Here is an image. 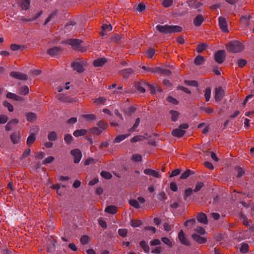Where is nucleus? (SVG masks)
Instances as JSON below:
<instances>
[{"mask_svg":"<svg viewBox=\"0 0 254 254\" xmlns=\"http://www.w3.org/2000/svg\"><path fill=\"white\" fill-rule=\"evenodd\" d=\"M156 29L160 33L168 34L180 32L182 31V28L178 25H169L166 24L164 25H157Z\"/></svg>","mask_w":254,"mask_h":254,"instance_id":"1","label":"nucleus"},{"mask_svg":"<svg viewBox=\"0 0 254 254\" xmlns=\"http://www.w3.org/2000/svg\"><path fill=\"white\" fill-rule=\"evenodd\" d=\"M192 238L199 244H202L206 242L207 239L202 237L196 234H193L191 236Z\"/></svg>","mask_w":254,"mask_h":254,"instance_id":"13","label":"nucleus"},{"mask_svg":"<svg viewBox=\"0 0 254 254\" xmlns=\"http://www.w3.org/2000/svg\"><path fill=\"white\" fill-rule=\"evenodd\" d=\"M101 176L107 179H110L112 177V175L110 173L104 171L101 172Z\"/></svg>","mask_w":254,"mask_h":254,"instance_id":"55","label":"nucleus"},{"mask_svg":"<svg viewBox=\"0 0 254 254\" xmlns=\"http://www.w3.org/2000/svg\"><path fill=\"white\" fill-rule=\"evenodd\" d=\"M169 114L171 116V120L173 122H176L178 120V118L179 116V113L174 110H171L169 112Z\"/></svg>","mask_w":254,"mask_h":254,"instance_id":"35","label":"nucleus"},{"mask_svg":"<svg viewBox=\"0 0 254 254\" xmlns=\"http://www.w3.org/2000/svg\"><path fill=\"white\" fill-rule=\"evenodd\" d=\"M195 220L194 218H192L187 220L184 223V225L185 226H192L195 224Z\"/></svg>","mask_w":254,"mask_h":254,"instance_id":"60","label":"nucleus"},{"mask_svg":"<svg viewBox=\"0 0 254 254\" xmlns=\"http://www.w3.org/2000/svg\"><path fill=\"white\" fill-rule=\"evenodd\" d=\"M227 48L230 52L236 53L242 52L244 49V46L238 41H232L228 44Z\"/></svg>","mask_w":254,"mask_h":254,"instance_id":"2","label":"nucleus"},{"mask_svg":"<svg viewBox=\"0 0 254 254\" xmlns=\"http://www.w3.org/2000/svg\"><path fill=\"white\" fill-rule=\"evenodd\" d=\"M19 93L22 95H26L29 93V88L27 86H21L19 88Z\"/></svg>","mask_w":254,"mask_h":254,"instance_id":"36","label":"nucleus"},{"mask_svg":"<svg viewBox=\"0 0 254 254\" xmlns=\"http://www.w3.org/2000/svg\"><path fill=\"white\" fill-rule=\"evenodd\" d=\"M140 119L139 118H137L136 121H135V122L134 123V124L133 125V126H132V127H131L129 129V131H130V132H133L134 131L136 128L138 127V126H139V124H140Z\"/></svg>","mask_w":254,"mask_h":254,"instance_id":"49","label":"nucleus"},{"mask_svg":"<svg viewBox=\"0 0 254 254\" xmlns=\"http://www.w3.org/2000/svg\"><path fill=\"white\" fill-rule=\"evenodd\" d=\"M146 84H147V82L145 81L140 82H135L134 83V85L135 88L138 91H139L140 93H143L146 91Z\"/></svg>","mask_w":254,"mask_h":254,"instance_id":"11","label":"nucleus"},{"mask_svg":"<svg viewBox=\"0 0 254 254\" xmlns=\"http://www.w3.org/2000/svg\"><path fill=\"white\" fill-rule=\"evenodd\" d=\"M118 234L120 236L125 237L127 235V230L126 229H119L118 230Z\"/></svg>","mask_w":254,"mask_h":254,"instance_id":"58","label":"nucleus"},{"mask_svg":"<svg viewBox=\"0 0 254 254\" xmlns=\"http://www.w3.org/2000/svg\"><path fill=\"white\" fill-rule=\"evenodd\" d=\"M90 132L94 134H100L102 130L96 127H94L90 129Z\"/></svg>","mask_w":254,"mask_h":254,"instance_id":"59","label":"nucleus"},{"mask_svg":"<svg viewBox=\"0 0 254 254\" xmlns=\"http://www.w3.org/2000/svg\"><path fill=\"white\" fill-rule=\"evenodd\" d=\"M178 238L181 243L186 246H189L190 242L186 238L184 232L183 230H181L178 235Z\"/></svg>","mask_w":254,"mask_h":254,"instance_id":"12","label":"nucleus"},{"mask_svg":"<svg viewBox=\"0 0 254 254\" xmlns=\"http://www.w3.org/2000/svg\"><path fill=\"white\" fill-rule=\"evenodd\" d=\"M3 105L5 107H6L7 108L9 112H12L13 111V106L10 103L8 102L7 101H3Z\"/></svg>","mask_w":254,"mask_h":254,"instance_id":"51","label":"nucleus"},{"mask_svg":"<svg viewBox=\"0 0 254 254\" xmlns=\"http://www.w3.org/2000/svg\"><path fill=\"white\" fill-rule=\"evenodd\" d=\"M197 220L200 223L204 224H207V218L205 214L202 212H199L197 216Z\"/></svg>","mask_w":254,"mask_h":254,"instance_id":"15","label":"nucleus"},{"mask_svg":"<svg viewBox=\"0 0 254 254\" xmlns=\"http://www.w3.org/2000/svg\"><path fill=\"white\" fill-rule=\"evenodd\" d=\"M132 159L134 162H140L142 160V157L139 154H135L132 155Z\"/></svg>","mask_w":254,"mask_h":254,"instance_id":"61","label":"nucleus"},{"mask_svg":"<svg viewBox=\"0 0 254 254\" xmlns=\"http://www.w3.org/2000/svg\"><path fill=\"white\" fill-rule=\"evenodd\" d=\"M194 174V172L191 171L190 169H188L182 174V175L180 176V178L181 179H186L190 176L191 174Z\"/></svg>","mask_w":254,"mask_h":254,"instance_id":"33","label":"nucleus"},{"mask_svg":"<svg viewBox=\"0 0 254 254\" xmlns=\"http://www.w3.org/2000/svg\"><path fill=\"white\" fill-rule=\"evenodd\" d=\"M203 21L204 18L202 15L198 14L194 18L193 23L195 26H199Z\"/></svg>","mask_w":254,"mask_h":254,"instance_id":"23","label":"nucleus"},{"mask_svg":"<svg viewBox=\"0 0 254 254\" xmlns=\"http://www.w3.org/2000/svg\"><path fill=\"white\" fill-rule=\"evenodd\" d=\"M107 62V60L106 58H99L94 61L93 65L95 67H100L103 66Z\"/></svg>","mask_w":254,"mask_h":254,"instance_id":"19","label":"nucleus"},{"mask_svg":"<svg viewBox=\"0 0 254 254\" xmlns=\"http://www.w3.org/2000/svg\"><path fill=\"white\" fill-rule=\"evenodd\" d=\"M186 131L179 128L174 129L172 131V134L174 136L181 137L185 133Z\"/></svg>","mask_w":254,"mask_h":254,"instance_id":"18","label":"nucleus"},{"mask_svg":"<svg viewBox=\"0 0 254 254\" xmlns=\"http://www.w3.org/2000/svg\"><path fill=\"white\" fill-rule=\"evenodd\" d=\"M224 95V91L222 87L219 86L218 88H215V99L216 102L221 101Z\"/></svg>","mask_w":254,"mask_h":254,"instance_id":"6","label":"nucleus"},{"mask_svg":"<svg viewBox=\"0 0 254 254\" xmlns=\"http://www.w3.org/2000/svg\"><path fill=\"white\" fill-rule=\"evenodd\" d=\"M189 5L190 7L194 8H197L199 7L202 4L199 1H194L193 2L192 0H190L188 1Z\"/></svg>","mask_w":254,"mask_h":254,"instance_id":"34","label":"nucleus"},{"mask_svg":"<svg viewBox=\"0 0 254 254\" xmlns=\"http://www.w3.org/2000/svg\"><path fill=\"white\" fill-rule=\"evenodd\" d=\"M173 2V0H164L162 2V5L165 7H168L171 6Z\"/></svg>","mask_w":254,"mask_h":254,"instance_id":"64","label":"nucleus"},{"mask_svg":"<svg viewBox=\"0 0 254 254\" xmlns=\"http://www.w3.org/2000/svg\"><path fill=\"white\" fill-rule=\"evenodd\" d=\"M130 135V133L118 135L114 139V143H119Z\"/></svg>","mask_w":254,"mask_h":254,"instance_id":"27","label":"nucleus"},{"mask_svg":"<svg viewBox=\"0 0 254 254\" xmlns=\"http://www.w3.org/2000/svg\"><path fill=\"white\" fill-rule=\"evenodd\" d=\"M204 183L201 181L196 183L194 189L193 190V192H196L199 191L204 186Z\"/></svg>","mask_w":254,"mask_h":254,"instance_id":"37","label":"nucleus"},{"mask_svg":"<svg viewBox=\"0 0 254 254\" xmlns=\"http://www.w3.org/2000/svg\"><path fill=\"white\" fill-rule=\"evenodd\" d=\"M143 138H144V136L143 135H136V136L133 137L130 139V141L131 142H136L142 140Z\"/></svg>","mask_w":254,"mask_h":254,"instance_id":"57","label":"nucleus"},{"mask_svg":"<svg viewBox=\"0 0 254 254\" xmlns=\"http://www.w3.org/2000/svg\"><path fill=\"white\" fill-rule=\"evenodd\" d=\"M219 25L222 31L224 32L228 31V25L226 19L223 17H219L218 18Z\"/></svg>","mask_w":254,"mask_h":254,"instance_id":"9","label":"nucleus"},{"mask_svg":"<svg viewBox=\"0 0 254 254\" xmlns=\"http://www.w3.org/2000/svg\"><path fill=\"white\" fill-rule=\"evenodd\" d=\"M57 14V11H54L53 13H52L46 19L44 25H46L53 18H54L55 15Z\"/></svg>","mask_w":254,"mask_h":254,"instance_id":"54","label":"nucleus"},{"mask_svg":"<svg viewBox=\"0 0 254 254\" xmlns=\"http://www.w3.org/2000/svg\"><path fill=\"white\" fill-rule=\"evenodd\" d=\"M204 61V57L201 55H198L194 60V64L196 65H200Z\"/></svg>","mask_w":254,"mask_h":254,"instance_id":"29","label":"nucleus"},{"mask_svg":"<svg viewBox=\"0 0 254 254\" xmlns=\"http://www.w3.org/2000/svg\"><path fill=\"white\" fill-rule=\"evenodd\" d=\"M207 47V45L205 43H201L198 44L196 49V51L198 53H200L204 50L206 49Z\"/></svg>","mask_w":254,"mask_h":254,"instance_id":"38","label":"nucleus"},{"mask_svg":"<svg viewBox=\"0 0 254 254\" xmlns=\"http://www.w3.org/2000/svg\"><path fill=\"white\" fill-rule=\"evenodd\" d=\"M226 53L224 50H219L216 52L214 55V60L216 63L219 64H222L226 58Z\"/></svg>","mask_w":254,"mask_h":254,"instance_id":"4","label":"nucleus"},{"mask_svg":"<svg viewBox=\"0 0 254 254\" xmlns=\"http://www.w3.org/2000/svg\"><path fill=\"white\" fill-rule=\"evenodd\" d=\"M48 138L51 141H56L58 138L57 133L54 131H51L48 134Z\"/></svg>","mask_w":254,"mask_h":254,"instance_id":"32","label":"nucleus"},{"mask_svg":"<svg viewBox=\"0 0 254 254\" xmlns=\"http://www.w3.org/2000/svg\"><path fill=\"white\" fill-rule=\"evenodd\" d=\"M157 198L162 201H165L167 198L165 193L164 191H162L158 194Z\"/></svg>","mask_w":254,"mask_h":254,"instance_id":"53","label":"nucleus"},{"mask_svg":"<svg viewBox=\"0 0 254 254\" xmlns=\"http://www.w3.org/2000/svg\"><path fill=\"white\" fill-rule=\"evenodd\" d=\"M161 241L164 243L166 245H167V246H169V247H172V242H171V241L169 239H168V238L167 237H162L161 238Z\"/></svg>","mask_w":254,"mask_h":254,"instance_id":"62","label":"nucleus"},{"mask_svg":"<svg viewBox=\"0 0 254 254\" xmlns=\"http://www.w3.org/2000/svg\"><path fill=\"white\" fill-rule=\"evenodd\" d=\"M211 88L208 87L205 89L204 96L205 98L206 101L208 102L209 101V99L211 97Z\"/></svg>","mask_w":254,"mask_h":254,"instance_id":"46","label":"nucleus"},{"mask_svg":"<svg viewBox=\"0 0 254 254\" xmlns=\"http://www.w3.org/2000/svg\"><path fill=\"white\" fill-rule=\"evenodd\" d=\"M9 75L16 79L21 80H26L28 79V76L27 74L19 71H12L10 73Z\"/></svg>","mask_w":254,"mask_h":254,"instance_id":"5","label":"nucleus"},{"mask_svg":"<svg viewBox=\"0 0 254 254\" xmlns=\"http://www.w3.org/2000/svg\"><path fill=\"white\" fill-rule=\"evenodd\" d=\"M133 72L134 70L130 68L124 69L120 71V73L125 78H129Z\"/></svg>","mask_w":254,"mask_h":254,"instance_id":"16","label":"nucleus"},{"mask_svg":"<svg viewBox=\"0 0 254 254\" xmlns=\"http://www.w3.org/2000/svg\"><path fill=\"white\" fill-rule=\"evenodd\" d=\"M185 83L186 85L191 86L193 87H196L198 86V83L195 80H186L185 81Z\"/></svg>","mask_w":254,"mask_h":254,"instance_id":"52","label":"nucleus"},{"mask_svg":"<svg viewBox=\"0 0 254 254\" xmlns=\"http://www.w3.org/2000/svg\"><path fill=\"white\" fill-rule=\"evenodd\" d=\"M6 97L7 98L12 99L16 101H20L22 100V98L21 97L19 96L16 95L15 94L11 92H8L6 95Z\"/></svg>","mask_w":254,"mask_h":254,"instance_id":"21","label":"nucleus"},{"mask_svg":"<svg viewBox=\"0 0 254 254\" xmlns=\"http://www.w3.org/2000/svg\"><path fill=\"white\" fill-rule=\"evenodd\" d=\"M25 116L27 121L31 123L34 122L37 119L36 115L33 112H28L26 113Z\"/></svg>","mask_w":254,"mask_h":254,"instance_id":"22","label":"nucleus"},{"mask_svg":"<svg viewBox=\"0 0 254 254\" xmlns=\"http://www.w3.org/2000/svg\"><path fill=\"white\" fill-rule=\"evenodd\" d=\"M236 171L238 172V174L237 177L238 178H240L243 176L245 174V171L239 166H237L235 167Z\"/></svg>","mask_w":254,"mask_h":254,"instance_id":"45","label":"nucleus"},{"mask_svg":"<svg viewBox=\"0 0 254 254\" xmlns=\"http://www.w3.org/2000/svg\"><path fill=\"white\" fill-rule=\"evenodd\" d=\"M105 211L110 214H114L117 212V207L115 205L108 206Z\"/></svg>","mask_w":254,"mask_h":254,"instance_id":"25","label":"nucleus"},{"mask_svg":"<svg viewBox=\"0 0 254 254\" xmlns=\"http://www.w3.org/2000/svg\"><path fill=\"white\" fill-rule=\"evenodd\" d=\"M89 241L90 238L87 235H83L80 239V242L83 245L87 244Z\"/></svg>","mask_w":254,"mask_h":254,"instance_id":"44","label":"nucleus"},{"mask_svg":"<svg viewBox=\"0 0 254 254\" xmlns=\"http://www.w3.org/2000/svg\"><path fill=\"white\" fill-rule=\"evenodd\" d=\"M87 130L85 129H77L73 132V135L75 137H79L85 135L87 134Z\"/></svg>","mask_w":254,"mask_h":254,"instance_id":"24","label":"nucleus"},{"mask_svg":"<svg viewBox=\"0 0 254 254\" xmlns=\"http://www.w3.org/2000/svg\"><path fill=\"white\" fill-rule=\"evenodd\" d=\"M71 66L74 70L78 73H82L84 70L82 64L79 62H73L71 64Z\"/></svg>","mask_w":254,"mask_h":254,"instance_id":"10","label":"nucleus"},{"mask_svg":"<svg viewBox=\"0 0 254 254\" xmlns=\"http://www.w3.org/2000/svg\"><path fill=\"white\" fill-rule=\"evenodd\" d=\"M10 139L14 144H17L20 140V135L19 133H13L10 135Z\"/></svg>","mask_w":254,"mask_h":254,"instance_id":"30","label":"nucleus"},{"mask_svg":"<svg viewBox=\"0 0 254 254\" xmlns=\"http://www.w3.org/2000/svg\"><path fill=\"white\" fill-rule=\"evenodd\" d=\"M129 203L131 206L134 207L135 208H140V205L138 201L135 199H130L129 201Z\"/></svg>","mask_w":254,"mask_h":254,"instance_id":"48","label":"nucleus"},{"mask_svg":"<svg viewBox=\"0 0 254 254\" xmlns=\"http://www.w3.org/2000/svg\"><path fill=\"white\" fill-rule=\"evenodd\" d=\"M71 154L74 157V162L78 163L80 162L82 158V153L79 149H75L71 150Z\"/></svg>","mask_w":254,"mask_h":254,"instance_id":"7","label":"nucleus"},{"mask_svg":"<svg viewBox=\"0 0 254 254\" xmlns=\"http://www.w3.org/2000/svg\"><path fill=\"white\" fill-rule=\"evenodd\" d=\"M57 97L59 100L64 102L71 103L73 101V99L63 94H59Z\"/></svg>","mask_w":254,"mask_h":254,"instance_id":"17","label":"nucleus"},{"mask_svg":"<svg viewBox=\"0 0 254 254\" xmlns=\"http://www.w3.org/2000/svg\"><path fill=\"white\" fill-rule=\"evenodd\" d=\"M240 218L241 220L242 221L243 224L246 226H249V222L246 216L244 215V214L241 213L240 214Z\"/></svg>","mask_w":254,"mask_h":254,"instance_id":"41","label":"nucleus"},{"mask_svg":"<svg viewBox=\"0 0 254 254\" xmlns=\"http://www.w3.org/2000/svg\"><path fill=\"white\" fill-rule=\"evenodd\" d=\"M143 172L146 175L152 176L156 178H158L159 176V172L150 169H146L144 170Z\"/></svg>","mask_w":254,"mask_h":254,"instance_id":"20","label":"nucleus"},{"mask_svg":"<svg viewBox=\"0 0 254 254\" xmlns=\"http://www.w3.org/2000/svg\"><path fill=\"white\" fill-rule=\"evenodd\" d=\"M240 251L241 253H244V254L247 253L249 251L248 245L246 243L243 244L240 249Z\"/></svg>","mask_w":254,"mask_h":254,"instance_id":"42","label":"nucleus"},{"mask_svg":"<svg viewBox=\"0 0 254 254\" xmlns=\"http://www.w3.org/2000/svg\"><path fill=\"white\" fill-rule=\"evenodd\" d=\"M97 126L100 128L105 130L107 128V124L106 122L100 121L97 123Z\"/></svg>","mask_w":254,"mask_h":254,"instance_id":"56","label":"nucleus"},{"mask_svg":"<svg viewBox=\"0 0 254 254\" xmlns=\"http://www.w3.org/2000/svg\"><path fill=\"white\" fill-rule=\"evenodd\" d=\"M63 51V49L59 47H54L47 51L48 54L53 57L59 56Z\"/></svg>","mask_w":254,"mask_h":254,"instance_id":"8","label":"nucleus"},{"mask_svg":"<svg viewBox=\"0 0 254 254\" xmlns=\"http://www.w3.org/2000/svg\"><path fill=\"white\" fill-rule=\"evenodd\" d=\"M82 41L79 39H69L63 42V43L69 45L74 50H79Z\"/></svg>","mask_w":254,"mask_h":254,"instance_id":"3","label":"nucleus"},{"mask_svg":"<svg viewBox=\"0 0 254 254\" xmlns=\"http://www.w3.org/2000/svg\"><path fill=\"white\" fill-rule=\"evenodd\" d=\"M140 246L143 250L144 252L146 254H149L150 252V248L146 242L142 240L140 242Z\"/></svg>","mask_w":254,"mask_h":254,"instance_id":"26","label":"nucleus"},{"mask_svg":"<svg viewBox=\"0 0 254 254\" xmlns=\"http://www.w3.org/2000/svg\"><path fill=\"white\" fill-rule=\"evenodd\" d=\"M19 123L18 119H15L11 120L6 124L5 128L6 131H10L16 125Z\"/></svg>","mask_w":254,"mask_h":254,"instance_id":"14","label":"nucleus"},{"mask_svg":"<svg viewBox=\"0 0 254 254\" xmlns=\"http://www.w3.org/2000/svg\"><path fill=\"white\" fill-rule=\"evenodd\" d=\"M193 192V190L192 189L189 188L187 189L185 191V194L184 195V199L185 200H187L188 197L190 196L192 193Z\"/></svg>","mask_w":254,"mask_h":254,"instance_id":"39","label":"nucleus"},{"mask_svg":"<svg viewBox=\"0 0 254 254\" xmlns=\"http://www.w3.org/2000/svg\"><path fill=\"white\" fill-rule=\"evenodd\" d=\"M36 136L34 133H31L27 137L26 143L28 146H31L35 141Z\"/></svg>","mask_w":254,"mask_h":254,"instance_id":"31","label":"nucleus"},{"mask_svg":"<svg viewBox=\"0 0 254 254\" xmlns=\"http://www.w3.org/2000/svg\"><path fill=\"white\" fill-rule=\"evenodd\" d=\"M251 18V16H243L241 18V21L242 23L245 24L246 26L249 25V20Z\"/></svg>","mask_w":254,"mask_h":254,"instance_id":"40","label":"nucleus"},{"mask_svg":"<svg viewBox=\"0 0 254 254\" xmlns=\"http://www.w3.org/2000/svg\"><path fill=\"white\" fill-rule=\"evenodd\" d=\"M102 28L103 32H102L101 34L102 36H103L104 34V32L106 31H111L112 29V27L111 24H103L102 26Z\"/></svg>","mask_w":254,"mask_h":254,"instance_id":"50","label":"nucleus"},{"mask_svg":"<svg viewBox=\"0 0 254 254\" xmlns=\"http://www.w3.org/2000/svg\"><path fill=\"white\" fill-rule=\"evenodd\" d=\"M22 2L20 3V6L22 10H26L29 9L30 3V0H22Z\"/></svg>","mask_w":254,"mask_h":254,"instance_id":"28","label":"nucleus"},{"mask_svg":"<svg viewBox=\"0 0 254 254\" xmlns=\"http://www.w3.org/2000/svg\"><path fill=\"white\" fill-rule=\"evenodd\" d=\"M73 138L70 134H66L64 135V140L66 143L69 144L73 141Z\"/></svg>","mask_w":254,"mask_h":254,"instance_id":"43","label":"nucleus"},{"mask_svg":"<svg viewBox=\"0 0 254 254\" xmlns=\"http://www.w3.org/2000/svg\"><path fill=\"white\" fill-rule=\"evenodd\" d=\"M142 224L141 221L139 220H131L130 222V225L132 227H138Z\"/></svg>","mask_w":254,"mask_h":254,"instance_id":"47","label":"nucleus"},{"mask_svg":"<svg viewBox=\"0 0 254 254\" xmlns=\"http://www.w3.org/2000/svg\"><path fill=\"white\" fill-rule=\"evenodd\" d=\"M155 54V50L153 48H149L147 51V57L151 59Z\"/></svg>","mask_w":254,"mask_h":254,"instance_id":"63","label":"nucleus"}]
</instances>
